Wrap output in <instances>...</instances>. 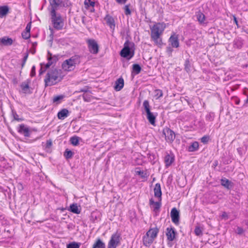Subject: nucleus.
<instances>
[{"mask_svg":"<svg viewBox=\"0 0 248 248\" xmlns=\"http://www.w3.org/2000/svg\"><path fill=\"white\" fill-rule=\"evenodd\" d=\"M129 32V30L126 31L127 37L126 40L125 42L124 47L122 49L120 52V55L127 60H130L135 54V45L132 42H130L128 37L130 35L128 34Z\"/></svg>","mask_w":248,"mask_h":248,"instance_id":"3","label":"nucleus"},{"mask_svg":"<svg viewBox=\"0 0 248 248\" xmlns=\"http://www.w3.org/2000/svg\"><path fill=\"white\" fill-rule=\"evenodd\" d=\"M157 116V113H153L151 111L146 113V118L149 123L155 126L156 118Z\"/></svg>","mask_w":248,"mask_h":248,"instance_id":"14","label":"nucleus"},{"mask_svg":"<svg viewBox=\"0 0 248 248\" xmlns=\"http://www.w3.org/2000/svg\"><path fill=\"white\" fill-rule=\"evenodd\" d=\"M195 16L197 19L200 24H203L205 23V16L200 10L196 12Z\"/></svg>","mask_w":248,"mask_h":248,"instance_id":"21","label":"nucleus"},{"mask_svg":"<svg viewBox=\"0 0 248 248\" xmlns=\"http://www.w3.org/2000/svg\"><path fill=\"white\" fill-rule=\"evenodd\" d=\"M166 234L167 237V240L170 242H172L175 238L176 232L173 228H167L166 229Z\"/></svg>","mask_w":248,"mask_h":248,"instance_id":"12","label":"nucleus"},{"mask_svg":"<svg viewBox=\"0 0 248 248\" xmlns=\"http://www.w3.org/2000/svg\"><path fill=\"white\" fill-rule=\"evenodd\" d=\"M60 57L61 56L59 54L53 55L49 51H47V60L48 62H52V65H55L59 61Z\"/></svg>","mask_w":248,"mask_h":248,"instance_id":"13","label":"nucleus"},{"mask_svg":"<svg viewBox=\"0 0 248 248\" xmlns=\"http://www.w3.org/2000/svg\"><path fill=\"white\" fill-rule=\"evenodd\" d=\"M215 116L214 112H209L205 116V120L206 121L212 122L214 120Z\"/></svg>","mask_w":248,"mask_h":248,"instance_id":"42","label":"nucleus"},{"mask_svg":"<svg viewBox=\"0 0 248 248\" xmlns=\"http://www.w3.org/2000/svg\"><path fill=\"white\" fill-rule=\"evenodd\" d=\"M155 96L156 97V99H158L163 96V92L161 90L156 89L154 91Z\"/></svg>","mask_w":248,"mask_h":248,"instance_id":"46","label":"nucleus"},{"mask_svg":"<svg viewBox=\"0 0 248 248\" xmlns=\"http://www.w3.org/2000/svg\"><path fill=\"white\" fill-rule=\"evenodd\" d=\"M80 62V57L78 55H75L70 59L65 60L62 63V69L66 71H71L76 67V65Z\"/></svg>","mask_w":248,"mask_h":248,"instance_id":"5","label":"nucleus"},{"mask_svg":"<svg viewBox=\"0 0 248 248\" xmlns=\"http://www.w3.org/2000/svg\"><path fill=\"white\" fill-rule=\"evenodd\" d=\"M169 43L172 47L178 48L179 46L178 35L173 33L169 39Z\"/></svg>","mask_w":248,"mask_h":248,"instance_id":"11","label":"nucleus"},{"mask_svg":"<svg viewBox=\"0 0 248 248\" xmlns=\"http://www.w3.org/2000/svg\"><path fill=\"white\" fill-rule=\"evenodd\" d=\"M222 219H227L228 218V215L226 212H223L221 215Z\"/></svg>","mask_w":248,"mask_h":248,"instance_id":"55","label":"nucleus"},{"mask_svg":"<svg viewBox=\"0 0 248 248\" xmlns=\"http://www.w3.org/2000/svg\"><path fill=\"white\" fill-rule=\"evenodd\" d=\"M18 132L23 134L25 137H29L30 136L29 128L26 127L24 124H21L18 129Z\"/></svg>","mask_w":248,"mask_h":248,"instance_id":"17","label":"nucleus"},{"mask_svg":"<svg viewBox=\"0 0 248 248\" xmlns=\"http://www.w3.org/2000/svg\"><path fill=\"white\" fill-rule=\"evenodd\" d=\"M158 232V229L157 228L150 229L146 233L154 240L156 237Z\"/></svg>","mask_w":248,"mask_h":248,"instance_id":"28","label":"nucleus"},{"mask_svg":"<svg viewBox=\"0 0 248 248\" xmlns=\"http://www.w3.org/2000/svg\"><path fill=\"white\" fill-rule=\"evenodd\" d=\"M64 75L61 69L52 67L49 69L44 79L45 87L56 85L63 78Z\"/></svg>","mask_w":248,"mask_h":248,"instance_id":"1","label":"nucleus"},{"mask_svg":"<svg viewBox=\"0 0 248 248\" xmlns=\"http://www.w3.org/2000/svg\"><path fill=\"white\" fill-rule=\"evenodd\" d=\"M130 6V4H129L125 5L124 7V14L126 16H129L131 15V11L129 8Z\"/></svg>","mask_w":248,"mask_h":248,"instance_id":"47","label":"nucleus"},{"mask_svg":"<svg viewBox=\"0 0 248 248\" xmlns=\"http://www.w3.org/2000/svg\"><path fill=\"white\" fill-rule=\"evenodd\" d=\"M84 3L86 9H88L90 6L94 7L95 5V2L91 0H85Z\"/></svg>","mask_w":248,"mask_h":248,"instance_id":"40","label":"nucleus"},{"mask_svg":"<svg viewBox=\"0 0 248 248\" xmlns=\"http://www.w3.org/2000/svg\"><path fill=\"white\" fill-rule=\"evenodd\" d=\"M9 10L10 8L7 5L0 6V17H5L9 13Z\"/></svg>","mask_w":248,"mask_h":248,"instance_id":"26","label":"nucleus"},{"mask_svg":"<svg viewBox=\"0 0 248 248\" xmlns=\"http://www.w3.org/2000/svg\"><path fill=\"white\" fill-rule=\"evenodd\" d=\"M64 97V95L63 94L55 96L53 97V103H55L57 105L59 104Z\"/></svg>","mask_w":248,"mask_h":248,"instance_id":"37","label":"nucleus"},{"mask_svg":"<svg viewBox=\"0 0 248 248\" xmlns=\"http://www.w3.org/2000/svg\"><path fill=\"white\" fill-rule=\"evenodd\" d=\"M12 115L13 116L14 120L18 122H21L24 120L23 118H19L18 115L16 113L14 109H12Z\"/></svg>","mask_w":248,"mask_h":248,"instance_id":"41","label":"nucleus"},{"mask_svg":"<svg viewBox=\"0 0 248 248\" xmlns=\"http://www.w3.org/2000/svg\"><path fill=\"white\" fill-rule=\"evenodd\" d=\"M135 173L137 175L140 176V178L142 179V181L146 180L148 176V175H147L146 172L143 171H141L140 170H136L135 171Z\"/></svg>","mask_w":248,"mask_h":248,"instance_id":"32","label":"nucleus"},{"mask_svg":"<svg viewBox=\"0 0 248 248\" xmlns=\"http://www.w3.org/2000/svg\"><path fill=\"white\" fill-rule=\"evenodd\" d=\"M236 231L238 234H242L244 232L243 229L240 227H238L237 228Z\"/></svg>","mask_w":248,"mask_h":248,"instance_id":"61","label":"nucleus"},{"mask_svg":"<svg viewBox=\"0 0 248 248\" xmlns=\"http://www.w3.org/2000/svg\"><path fill=\"white\" fill-rule=\"evenodd\" d=\"M68 110L66 108H63L58 112L57 117L60 120H63L68 116Z\"/></svg>","mask_w":248,"mask_h":248,"instance_id":"22","label":"nucleus"},{"mask_svg":"<svg viewBox=\"0 0 248 248\" xmlns=\"http://www.w3.org/2000/svg\"><path fill=\"white\" fill-rule=\"evenodd\" d=\"M28 56H29V52L27 50V51L24 54V57L22 59V62L21 63V68H23V67L24 66V65L26 63V62L27 61V60L28 58Z\"/></svg>","mask_w":248,"mask_h":248,"instance_id":"48","label":"nucleus"},{"mask_svg":"<svg viewBox=\"0 0 248 248\" xmlns=\"http://www.w3.org/2000/svg\"><path fill=\"white\" fill-rule=\"evenodd\" d=\"M203 231V228L198 225L195 227L194 232L197 236H200L202 235Z\"/></svg>","mask_w":248,"mask_h":248,"instance_id":"38","label":"nucleus"},{"mask_svg":"<svg viewBox=\"0 0 248 248\" xmlns=\"http://www.w3.org/2000/svg\"><path fill=\"white\" fill-rule=\"evenodd\" d=\"M69 210L73 213L78 214L81 212V208L77 203H73L70 205Z\"/></svg>","mask_w":248,"mask_h":248,"instance_id":"27","label":"nucleus"},{"mask_svg":"<svg viewBox=\"0 0 248 248\" xmlns=\"http://www.w3.org/2000/svg\"><path fill=\"white\" fill-rule=\"evenodd\" d=\"M221 184L222 186L228 189H230L232 186V183L225 178L221 179Z\"/></svg>","mask_w":248,"mask_h":248,"instance_id":"30","label":"nucleus"},{"mask_svg":"<svg viewBox=\"0 0 248 248\" xmlns=\"http://www.w3.org/2000/svg\"><path fill=\"white\" fill-rule=\"evenodd\" d=\"M170 217L172 221L174 223L176 224H178L179 221V213L175 208L172 209L170 212Z\"/></svg>","mask_w":248,"mask_h":248,"instance_id":"15","label":"nucleus"},{"mask_svg":"<svg viewBox=\"0 0 248 248\" xmlns=\"http://www.w3.org/2000/svg\"><path fill=\"white\" fill-rule=\"evenodd\" d=\"M63 155H73V152L70 150L66 149Z\"/></svg>","mask_w":248,"mask_h":248,"instance_id":"56","label":"nucleus"},{"mask_svg":"<svg viewBox=\"0 0 248 248\" xmlns=\"http://www.w3.org/2000/svg\"><path fill=\"white\" fill-rule=\"evenodd\" d=\"M79 245L76 242H72L67 246V248H79Z\"/></svg>","mask_w":248,"mask_h":248,"instance_id":"50","label":"nucleus"},{"mask_svg":"<svg viewBox=\"0 0 248 248\" xmlns=\"http://www.w3.org/2000/svg\"><path fill=\"white\" fill-rule=\"evenodd\" d=\"M141 67L138 63H134L132 65V74L138 75L141 71Z\"/></svg>","mask_w":248,"mask_h":248,"instance_id":"29","label":"nucleus"},{"mask_svg":"<svg viewBox=\"0 0 248 248\" xmlns=\"http://www.w3.org/2000/svg\"><path fill=\"white\" fill-rule=\"evenodd\" d=\"M52 65V62H47L46 64H45V69H46V70L49 68V67Z\"/></svg>","mask_w":248,"mask_h":248,"instance_id":"59","label":"nucleus"},{"mask_svg":"<svg viewBox=\"0 0 248 248\" xmlns=\"http://www.w3.org/2000/svg\"><path fill=\"white\" fill-rule=\"evenodd\" d=\"M93 248H105V244L102 240L98 239L93 244Z\"/></svg>","mask_w":248,"mask_h":248,"instance_id":"33","label":"nucleus"},{"mask_svg":"<svg viewBox=\"0 0 248 248\" xmlns=\"http://www.w3.org/2000/svg\"><path fill=\"white\" fill-rule=\"evenodd\" d=\"M49 1L51 6V9H54L55 11H56L59 7L70 8L69 11L71 10L72 3L70 0H56V3L57 4L54 3L53 0H49Z\"/></svg>","mask_w":248,"mask_h":248,"instance_id":"7","label":"nucleus"},{"mask_svg":"<svg viewBox=\"0 0 248 248\" xmlns=\"http://www.w3.org/2000/svg\"><path fill=\"white\" fill-rule=\"evenodd\" d=\"M166 51L170 55H171L173 51L171 46L167 47Z\"/></svg>","mask_w":248,"mask_h":248,"instance_id":"54","label":"nucleus"},{"mask_svg":"<svg viewBox=\"0 0 248 248\" xmlns=\"http://www.w3.org/2000/svg\"><path fill=\"white\" fill-rule=\"evenodd\" d=\"M104 19L106 21L107 24L109 26L111 29L114 30L115 27V24L113 17L109 15H107Z\"/></svg>","mask_w":248,"mask_h":248,"instance_id":"19","label":"nucleus"},{"mask_svg":"<svg viewBox=\"0 0 248 248\" xmlns=\"http://www.w3.org/2000/svg\"><path fill=\"white\" fill-rule=\"evenodd\" d=\"M52 65V62H47L46 64H45V69H46V70L49 68V67Z\"/></svg>","mask_w":248,"mask_h":248,"instance_id":"60","label":"nucleus"},{"mask_svg":"<svg viewBox=\"0 0 248 248\" xmlns=\"http://www.w3.org/2000/svg\"><path fill=\"white\" fill-rule=\"evenodd\" d=\"M36 72H35V65H33L31 67V73H30V76L31 77H33L35 76Z\"/></svg>","mask_w":248,"mask_h":248,"instance_id":"51","label":"nucleus"},{"mask_svg":"<svg viewBox=\"0 0 248 248\" xmlns=\"http://www.w3.org/2000/svg\"><path fill=\"white\" fill-rule=\"evenodd\" d=\"M120 236L118 233L112 234L108 242V248H116L120 245Z\"/></svg>","mask_w":248,"mask_h":248,"instance_id":"8","label":"nucleus"},{"mask_svg":"<svg viewBox=\"0 0 248 248\" xmlns=\"http://www.w3.org/2000/svg\"><path fill=\"white\" fill-rule=\"evenodd\" d=\"M244 40L240 37L236 38L233 42V47L237 49H241L244 45Z\"/></svg>","mask_w":248,"mask_h":248,"instance_id":"20","label":"nucleus"},{"mask_svg":"<svg viewBox=\"0 0 248 248\" xmlns=\"http://www.w3.org/2000/svg\"><path fill=\"white\" fill-rule=\"evenodd\" d=\"M154 198L150 200V205L153 211L157 212L161 205L162 192L160 185L159 183L155 184L154 189Z\"/></svg>","mask_w":248,"mask_h":248,"instance_id":"4","label":"nucleus"},{"mask_svg":"<svg viewBox=\"0 0 248 248\" xmlns=\"http://www.w3.org/2000/svg\"><path fill=\"white\" fill-rule=\"evenodd\" d=\"M87 43L90 52L93 54L98 53L99 46L97 42L94 39H89Z\"/></svg>","mask_w":248,"mask_h":248,"instance_id":"10","label":"nucleus"},{"mask_svg":"<svg viewBox=\"0 0 248 248\" xmlns=\"http://www.w3.org/2000/svg\"><path fill=\"white\" fill-rule=\"evenodd\" d=\"M80 138L74 136L72 137L70 139V141L71 143L74 146H77L79 144V141Z\"/></svg>","mask_w":248,"mask_h":248,"instance_id":"35","label":"nucleus"},{"mask_svg":"<svg viewBox=\"0 0 248 248\" xmlns=\"http://www.w3.org/2000/svg\"><path fill=\"white\" fill-rule=\"evenodd\" d=\"M51 19L53 27L57 30L62 29L64 26V21L60 14H57L55 9H51L50 11Z\"/></svg>","mask_w":248,"mask_h":248,"instance_id":"6","label":"nucleus"},{"mask_svg":"<svg viewBox=\"0 0 248 248\" xmlns=\"http://www.w3.org/2000/svg\"><path fill=\"white\" fill-rule=\"evenodd\" d=\"M12 82L14 84H17V83H18V80H17V78H14L12 79Z\"/></svg>","mask_w":248,"mask_h":248,"instance_id":"63","label":"nucleus"},{"mask_svg":"<svg viewBox=\"0 0 248 248\" xmlns=\"http://www.w3.org/2000/svg\"><path fill=\"white\" fill-rule=\"evenodd\" d=\"M174 160L173 156H165L164 161L166 166L167 167L170 166L174 161Z\"/></svg>","mask_w":248,"mask_h":248,"instance_id":"36","label":"nucleus"},{"mask_svg":"<svg viewBox=\"0 0 248 248\" xmlns=\"http://www.w3.org/2000/svg\"><path fill=\"white\" fill-rule=\"evenodd\" d=\"M124 80L122 77L119 78L116 80L114 86V89L116 91H120L124 86Z\"/></svg>","mask_w":248,"mask_h":248,"instance_id":"16","label":"nucleus"},{"mask_svg":"<svg viewBox=\"0 0 248 248\" xmlns=\"http://www.w3.org/2000/svg\"><path fill=\"white\" fill-rule=\"evenodd\" d=\"M128 0H115V1L119 4H125Z\"/></svg>","mask_w":248,"mask_h":248,"instance_id":"57","label":"nucleus"},{"mask_svg":"<svg viewBox=\"0 0 248 248\" xmlns=\"http://www.w3.org/2000/svg\"><path fill=\"white\" fill-rule=\"evenodd\" d=\"M31 22H30L28 23L26 26V29L25 30V31H26V32H30L31 29Z\"/></svg>","mask_w":248,"mask_h":248,"instance_id":"53","label":"nucleus"},{"mask_svg":"<svg viewBox=\"0 0 248 248\" xmlns=\"http://www.w3.org/2000/svg\"><path fill=\"white\" fill-rule=\"evenodd\" d=\"M166 28V25L163 22L156 23L150 28L151 38L154 42L155 44L159 47L163 45L161 35Z\"/></svg>","mask_w":248,"mask_h":248,"instance_id":"2","label":"nucleus"},{"mask_svg":"<svg viewBox=\"0 0 248 248\" xmlns=\"http://www.w3.org/2000/svg\"><path fill=\"white\" fill-rule=\"evenodd\" d=\"M89 88L90 87L88 86H86L83 88L80 89L79 90L77 91L76 92L78 93L83 92L84 93H92V92L89 90Z\"/></svg>","mask_w":248,"mask_h":248,"instance_id":"44","label":"nucleus"},{"mask_svg":"<svg viewBox=\"0 0 248 248\" xmlns=\"http://www.w3.org/2000/svg\"><path fill=\"white\" fill-rule=\"evenodd\" d=\"M0 41L3 46H10L13 43V40L12 38H10L7 36L0 38Z\"/></svg>","mask_w":248,"mask_h":248,"instance_id":"18","label":"nucleus"},{"mask_svg":"<svg viewBox=\"0 0 248 248\" xmlns=\"http://www.w3.org/2000/svg\"><path fill=\"white\" fill-rule=\"evenodd\" d=\"M248 149V145L244 143V145L239 148L237 149V152L239 155H243L246 154V151Z\"/></svg>","mask_w":248,"mask_h":248,"instance_id":"34","label":"nucleus"},{"mask_svg":"<svg viewBox=\"0 0 248 248\" xmlns=\"http://www.w3.org/2000/svg\"><path fill=\"white\" fill-rule=\"evenodd\" d=\"M199 144L198 141H194L192 142L188 148L189 152H194L197 151L199 148Z\"/></svg>","mask_w":248,"mask_h":248,"instance_id":"31","label":"nucleus"},{"mask_svg":"<svg viewBox=\"0 0 248 248\" xmlns=\"http://www.w3.org/2000/svg\"><path fill=\"white\" fill-rule=\"evenodd\" d=\"M22 37L24 39L27 40L30 38L31 35L30 32H26V31H24L22 33Z\"/></svg>","mask_w":248,"mask_h":248,"instance_id":"49","label":"nucleus"},{"mask_svg":"<svg viewBox=\"0 0 248 248\" xmlns=\"http://www.w3.org/2000/svg\"><path fill=\"white\" fill-rule=\"evenodd\" d=\"M143 243L146 247H149L153 242L154 240L150 237L147 233L143 237Z\"/></svg>","mask_w":248,"mask_h":248,"instance_id":"25","label":"nucleus"},{"mask_svg":"<svg viewBox=\"0 0 248 248\" xmlns=\"http://www.w3.org/2000/svg\"><path fill=\"white\" fill-rule=\"evenodd\" d=\"M210 140V138L208 135H205L200 139L201 141L204 144H207Z\"/></svg>","mask_w":248,"mask_h":248,"instance_id":"45","label":"nucleus"},{"mask_svg":"<svg viewBox=\"0 0 248 248\" xmlns=\"http://www.w3.org/2000/svg\"><path fill=\"white\" fill-rule=\"evenodd\" d=\"M52 145V142L51 140H47L46 144V148L49 149Z\"/></svg>","mask_w":248,"mask_h":248,"instance_id":"52","label":"nucleus"},{"mask_svg":"<svg viewBox=\"0 0 248 248\" xmlns=\"http://www.w3.org/2000/svg\"><path fill=\"white\" fill-rule=\"evenodd\" d=\"M46 71V69H43V67H41L39 71V75H42Z\"/></svg>","mask_w":248,"mask_h":248,"instance_id":"62","label":"nucleus"},{"mask_svg":"<svg viewBox=\"0 0 248 248\" xmlns=\"http://www.w3.org/2000/svg\"><path fill=\"white\" fill-rule=\"evenodd\" d=\"M143 107L146 113L151 111V107L148 100H145L143 101Z\"/></svg>","mask_w":248,"mask_h":248,"instance_id":"39","label":"nucleus"},{"mask_svg":"<svg viewBox=\"0 0 248 248\" xmlns=\"http://www.w3.org/2000/svg\"><path fill=\"white\" fill-rule=\"evenodd\" d=\"M233 21L235 23V24L236 25L237 28H239L240 26L238 24V20L235 16H233Z\"/></svg>","mask_w":248,"mask_h":248,"instance_id":"58","label":"nucleus"},{"mask_svg":"<svg viewBox=\"0 0 248 248\" xmlns=\"http://www.w3.org/2000/svg\"><path fill=\"white\" fill-rule=\"evenodd\" d=\"M82 97L85 102H89L91 101V98L92 97V96L91 95V93H83L82 95Z\"/></svg>","mask_w":248,"mask_h":248,"instance_id":"43","label":"nucleus"},{"mask_svg":"<svg viewBox=\"0 0 248 248\" xmlns=\"http://www.w3.org/2000/svg\"><path fill=\"white\" fill-rule=\"evenodd\" d=\"M192 60H190L189 58H187L185 60L184 63V69L185 71L189 73L191 71V68L192 67Z\"/></svg>","mask_w":248,"mask_h":248,"instance_id":"24","label":"nucleus"},{"mask_svg":"<svg viewBox=\"0 0 248 248\" xmlns=\"http://www.w3.org/2000/svg\"><path fill=\"white\" fill-rule=\"evenodd\" d=\"M31 80L30 79H27L26 81L23 82L21 84L20 87L24 93H28V90L30 88L29 84L31 83ZM29 93H31V92Z\"/></svg>","mask_w":248,"mask_h":248,"instance_id":"23","label":"nucleus"},{"mask_svg":"<svg viewBox=\"0 0 248 248\" xmlns=\"http://www.w3.org/2000/svg\"><path fill=\"white\" fill-rule=\"evenodd\" d=\"M163 134L165 136V140L168 142L172 143L175 138L174 131L167 127L163 129Z\"/></svg>","mask_w":248,"mask_h":248,"instance_id":"9","label":"nucleus"},{"mask_svg":"<svg viewBox=\"0 0 248 248\" xmlns=\"http://www.w3.org/2000/svg\"><path fill=\"white\" fill-rule=\"evenodd\" d=\"M244 94L246 95L247 96H248V89L245 88L243 91Z\"/></svg>","mask_w":248,"mask_h":248,"instance_id":"64","label":"nucleus"}]
</instances>
